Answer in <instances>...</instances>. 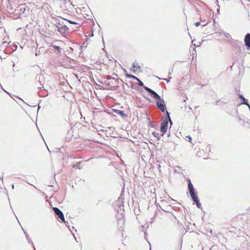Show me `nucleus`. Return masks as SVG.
I'll return each mask as SVG.
<instances>
[{
  "mask_svg": "<svg viewBox=\"0 0 250 250\" xmlns=\"http://www.w3.org/2000/svg\"><path fill=\"white\" fill-rule=\"evenodd\" d=\"M126 77L127 78H131L134 79V80H136L138 82V84L140 86H143V88L147 91L149 93L150 95L152 97L158 100H160L161 98L160 96L154 90H152L151 89L149 88V87L146 86L144 85L143 83L138 78L136 77L130 75V74H126Z\"/></svg>",
  "mask_w": 250,
  "mask_h": 250,
  "instance_id": "obj_1",
  "label": "nucleus"
},
{
  "mask_svg": "<svg viewBox=\"0 0 250 250\" xmlns=\"http://www.w3.org/2000/svg\"><path fill=\"white\" fill-rule=\"evenodd\" d=\"M167 117L165 118L161 124V131L163 133L161 135H163L164 133H166L167 129L168 122L169 121L171 125L172 124V121L170 118L169 113L167 111Z\"/></svg>",
  "mask_w": 250,
  "mask_h": 250,
  "instance_id": "obj_2",
  "label": "nucleus"
},
{
  "mask_svg": "<svg viewBox=\"0 0 250 250\" xmlns=\"http://www.w3.org/2000/svg\"><path fill=\"white\" fill-rule=\"evenodd\" d=\"M53 210L55 213L56 214V215L57 216L58 218L59 219L60 221L63 222L66 225V226H67V224L68 223V222L65 221L64 217L62 211L59 208L56 207L53 208Z\"/></svg>",
  "mask_w": 250,
  "mask_h": 250,
  "instance_id": "obj_3",
  "label": "nucleus"
},
{
  "mask_svg": "<svg viewBox=\"0 0 250 250\" xmlns=\"http://www.w3.org/2000/svg\"><path fill=\"white\" fill-rule=\"evenodd\" d=\"M58 24L60 25V26L54 24V26L56 27L55 30H56L57 29V31L59 32L62 35L64 34L69 30V28L66 25H62L60 22L58 23Z\"/></svg>",
  "mask_w": 250,
  "mask_h": 250,
  "instance_id": "obj_4",
  "label": "nucleus"
},
{
  "mask_svg": "<svg viewBox=\"0 0 250 250\" xmlns=\"http://www.w3.org/2000/svg\"><path fill=\"white\" fill-rule=\"evenodd\" d=\"M188 189L189 191V194L191 198L197 196L195 194V189L193 187L192 184L191 183L190 180H188Z\"/></svg>",
  "mask_w": 250,
  "mask_h": 250,
  "instance_id": "obj_5",
  "label": "nucleus"
},
{
  "mask_svg": "<svg viewBox=\"0 0 250 250\" xmlns=\"http://www.w3.org/2000/svg\"><path fill=\"white\" fill-rule=\"evenodd\" d=\"M164 103V100L163 99H160L156 102L158 108L163 112H164L166 110V105Z\"/></svg>",
  "mask_w": 250,
  "mask_h": 250,
  "instance_id": "obj_6",
  "label": "nucleus"
},
{
  "mask_svg": "<svg viewBox=\"0 0 250 250\" xmlns=\"http://www.w3.org/2000/svg\"><path fill=\"white\" fill-rule=\"evenodd\" d=\"M25 10V4H21L19 5L16 9H15L14 12L17 13V14H19L20 15H21V14H23L24 13V11Z\"/></svg>",
  "mask_w": 250,
  "mask_h": 250,
  "instance_id": "obj_7",
  "label": "nucleus"
},
{
  "mask_svg": "<svg viewBox=\"0 0 250 250\" xmlns=\"http://www.w3.org/2000/svg\"><path fill=\"white\" fill-rule=\"evenodd\" d=\"M245 43L248 48H250V33L246 34L245 38Z\"/></svg>",
  "mask_w": 250,
  "mask_h": 250,
  "instance_id": "obj_8",
  "label": "nucleus"
},
{
  "mask_svg": "<svg viewBox=\"0 0 250 250\" xmlns=\"http://www.w3.org/2000/svg\"><path fill=\"white\" fill-rule=\"evenodd\" d=\"M192 200L193 201H194L196 203V206L198 208H201L202 205H201V204L199 202V198L197 196L192 198Z\"/></svg>",
  "mask_w": 250,
  "mask_h": 250,
  "instance_id": "obj_9",
  "label": "nucleus"
},
{
  "mask_svg": "<svg viewBox=\"0 0 250 250\" xmlns=\"http://www.w3.org/2000/svg\"><path fill=\"white\" fill-rule=\"evenodd\" d=\"M239 98L241 99V104H244L247 105L249 108L250 109V104L247 102V100L243 97V96L240 95Z\"/></svg>",
  "mask_w": 250,
  "mask_h": 250,
  "instance_id": "obj_10",
  "label": "nucleus"
},
{
  "mask_svg": "<svg viewBox=\"0 0 250 250\" xmlns=\"http://www.w3.org/2000/svg\"><path fill=\"white\" fill-rule=\"evenodd\" d=\"M39 79V83H40V86H38V88L41 89L43 88V83H42V80L43 79V75H40Z\"/></svg>",
  "mask_w": 250,
  "mask_h": 250,
  "instance_id": "obj_11",
  "label": "nucleus"
},
{
  "mask_svg": "<svg viewBox=\"0 0 250 250\" xmlns=\"http://www.w3.org/2000/svg\"><path fill=\"white\" fill-rule=\"evenodd\" d=\"M116 113L123 117H126L127 115L123 110H117Z\"/></svg>",
  "mask_w": 250,
  "mask_h": 250,
  "instance_id": "obj_12",
  "label": "nucleus"
},
{
  "mask_svg": "<svg viewBox=\"0 0 250 250\" xmlns=\"http://www.w3.org/2000/svg\"><path fill=\"white\" fill-rule=\"evenodd\" d=\"M24 233H25V237H26V238L27 240H28V242H29V243H32V245H33V246H34V244H33V243L32 241L30 240V239L29 238V237L28 234H27L26 233H25V232H24ZM33 248H34V250H36V249H35V247H34V246H33Z\"/></svg>",
  "mask_w": 250,
  "mask_h": 250,
  "instance_id": "obj_13",
  "label": "nucleus"
},
{
  "mask_svg": "<svg viewBox=\"0 0 250 250\" xmlns=\"http://www.w3.org/2000/svg\"><path fill=\"white\" fill-rule=\"evenodd\" d=\"M132 65H133V67L134 68H136V69H137V71L140 70V66H139V63H138L136 62H134V63H133Z\"/></svg>",
  "mask_w": 250,
  "mask_h": 250,
  "instance_id": "obj_14",
  "label": "nucleus"
},
{
  "mask_svg": "<svg viewBox=\"0 0 250 250\" xmlns=\"http://www.w3.org/2000/svg\"><path fill=\"white\" fill-rule=\"evenodd\" d=\"M223 35L228 39H229L231 38V36L228 33L223 32Z\"/></svg>",
  "mask_w": 250,
  "mask_h": 250,
  "instance_id": "obj_15",
  "label": "nucleus"
},
{
  "mask_svg": "<svg viewBox=\"0 0 250 250\" xmlns=\"http://www.w3.org/2000/svg\"><path fill=\"white\" fill-rule=\"evenodd\" d=\"M153 135L155 137H156L158 139H159V137H160V135H159V133L157 132H156V131H154L152 133Z\"/></svg>",
  "mask_w": 250,
  "mask_h": 250,
  "instance_id": "obj_16",
  "label": "nucleus"
},
{
  "mask_svg": "<svg viewBox=\"0 0 250 250\" xmlns=\"http://www.w3.org/2000/svg\"><path fill=\"white\" fill-rule=\"evenodd\" d=\"M52 47L59 50V51H60V50L62 49L61 47H60L59 46H57L56 45H52Z\"/></svg>",
  "mask_w": 250,
  "mask_h": 250,
  "instance_id": "obj_17",
  "label": "nucleus"
},
{
  "mask_svg": "<svg viewBox=\"0 0 250 250\" xmlns=\"http://www.w3.org/2000/svg\"><path fill=\"white\" fill-rule=\"evenodd\" d=\"M216 36L217 37L223 36V32H217L215 33Z\"/></svg>",
  "mask_w": 250,
  "mask_h": 250,
  "instance_id": "obj_18",
  "label": "nucleus"
},
{
  "mask_svg": "<svg viewBox=\"0 0 250 250\" xmlns=\"http://www.w3.org/2000/svg\"><path fill=\"white\" fill-rule=\"evenodd\" d=\"M73 167H74V168H78L80 169L81 168L80 164L79 163L78 164L74 165L73 166Z\"/></svg>",
  "mask_w": 250,
  "mask_h": 250,
  "instance_id": "obj_19",
  "label": "nucleus"
},
{
  "mask_svg": "<svg viewBox=\"0 0 250 250\" xmlns=\"http://www.w3.org/2000/svg\"><path fill=\"white\" fill-rule=\"evenodd\" d=\"M171 79V77H169L168 79H163L164 80H165L167 82V83H168L170 82V79Z\"/></svg>",
  "mask_w": 250,
  "mask_h": 250,
  "instance_id": "obj_20",
  "label": "nucleus"
},
{
  "mask_svg": "<svg viewBox=\"0 0 250 250\" xmlns=\"http://www.w3.org/2000/svg\"><path fill=\"white\" fill-rule=\"evenodd\" d=\"M69 22H70V23L71 24H77V23L75 22V21H68Z\"/></svg>",
  "mask_w": 250,
  "mask_h": 250,
  "instance_id": "obj_21",
  "label": "nucleus"
},
{
  "mask_svg": "<svg viewBox=\"0 0 250 250\" xmlns=\"http://www.w3.org/2000/svg\"><path fill=\"white\" fill-rule=\"evenodd\" d=\"M200 24V22H195V23H194V25H195L196 26H199Z\"/></svg>",
  "mask_w": 250,
  "mask_h": 250,
  "instance_id": "obj_22",
  "label": "nucleus"
},
{
  "mask_svg": "<svg viewBox=\"0 0 250 250\" xmlns=\"http://www.w3.org/2000/svg\"><path fill=\"white\" fill-rule=\"evenodd\" d=\"M243 5H245L246 4H247V5H249V4H248V1H246L245 2H243Z\"/></svg>",
  "mask_w": 250,
  "mask_h": 250,
  "instance_id": "obj_23",
  "label": "nucleus"
},
{
  "mask_svg": "<svg viewBox=\"0 0 250 250\" xmlns=\"http://www.w3.org/2000/svg\"><path fill=\"white\" fill-rule=\"evenodd\" d=\"M188 137L189 141L190 142H191V140H192L191 137H190L189 136Z\"/></svg>",
  "mask_w": 250,
  "mask_h": 250,
  "instance_id": "obj_24",
  "label": "nucleus"
},
{
  "mask_svg": "<svg viewBox=\"0 0 250 250\" xmlns=\"http://www.w3.org/2000/svg\"><path fill=\"white\" fill-rule=\"evenodd\" d=\"M38 55H39V54H38V53H37V52H36V53H35V55H36V56H38Z\"/></svg>",
  "mask_w": 250,
  "mask_h": 250,
  "instance_id": "obj_25",
  "label": "nucleus"
},
{
  "mask_svg": "<svg viewBox=\"0 0 250 250\" xmlns=\"http://www.w3.org/2000/svg\"><path fill=\"white\" fill-rule=\"evenodd\" d=\"M14 188V185L13 184V185H12V188L13 189V188Z\"/></svg>",
  "mask_w": 250,
  "mask_h": 250,
  "instance_id": "obj_26",
  "label": "nucleus"
}]
</instances>
